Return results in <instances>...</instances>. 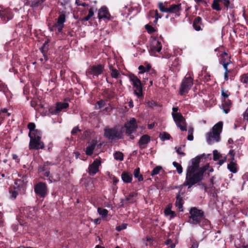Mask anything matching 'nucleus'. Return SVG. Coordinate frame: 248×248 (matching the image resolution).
Instances as JSON below:
<instances>
[{
	"instance_id": "obj_3",
	"label": "nucleus",
	"mask_w": 248,
	"mask_h": 248,
	"mask_svg": "<svg viewBox=\"0 0 248 248\" xmlns=\"http://www.w3.org/2000/svg\"><path fill=\"white\" fill-rule=\"evenodd\" d=\"M37 208L35 207H22L18 216V222L21 225L35 220L37 217Z\"/></svg>"
},
{
	"instance_id": "obj_50",
	"label": "nucleus",
	"mask_w": 248,
	"mask_h": 248,
	"mask_svg": "<svg viewBox=\"0 0 248 248\" xmlns=\"http://www.w3.org/2000/svg\"><path fill=\"white\" fill-rule=\"evenodd\" d=\"M165 214L167 215H170L171 217H174L176 216L175 212L171 211L170 208H167L165 210Z\"/></svg>"
},
{
	"instance_id": "obj_2",
	"label": "nucleus",
	"mask_w": 248,
	"mask_h": 248,
	"mask_svg": "<svg viewBox=\"0 0 248 248\" xmlns=\"http://www.w3.org/2000/svg\"><path fill=\"white\" fill-rule=\"evenodd\" d=\"M187 222L193 225H198L205 229L210 228V222L205 218L204 212L196 207H191L189 210Z\"/></svg>"
},
{
	"instance_id": "obj_37",
	"label": "nucleus",
	"mask_w": 248,
	"mask_h": 248,
	"mask_svg": "<svg viewBox=\"0 0 248 248\" xmlns=\"http://www.w3.org/2000/svg\"><path fill=\"white\" fill-rule=\"evenodd\" d=\"M221 0H213L211 6L212 9L217 11H220L221 10V8L220 7Z\"/></svg>"
},
{
	"instance_id": "obj_41",
	"label": "nucleus",
	"mask_w": 248,
	"mask_h": 248,
	"mask_svg": "<svg viewBox=\"0 0 248 248\" xmlns=\"http://www.w3.org/2000/svg\"><path fill=\"white\" fill-rule=\"evenodd\" d=\"M236 165V163L230 162V163L228 164L227 168L231 172L235 173L237 171Z\"/></svg>"
},
{
	"instance_id": "obj_18",
	"label": "nucleus",
	"mask_w": 248,
	"mask_h": 248,
	"mask_svg": "<svg viewBox=\"0 0 248 248\" xmlns=\"http://www.w3.org/2000/svg\"><path fill=\"white\" fill-rule=\"evenodd\" d=\"M217 56L219 57V64L223 63H231V56L228 54L226 52H222L219 55L217 54Z\"/></svg>"
},
{
	"instance_id": "obj_16",
	"label": "nucleus",
	"mask_w": 248,
	"mask_h": 248,
	"mask_svg": "<svg viewBox=\"0 0 248 248\" xmlns=\"http://www.w3.org/2000/svg\"><path fill=\"white\" fill-rule=\"evenodd\" d=\"M162 49V45L161 42L155 39L152 43L149 50L151 55H153L156 52H159Z\"/></svg>"
},
{
	"instance_id": "obj_7",
	"label": "nucleus",
	"mask_w": 248,
	"mask_h": 248,
	"mask_svg": "<svg viewBox=\"0 0 248 248\" xmlns=\"http://www.w3.org/2000/svg\"><path fill=\"white\" fill-rule=\"evenodd\" d=\"M122 128L124 130V132L125 131V134L129 137L131 140H133L135 137L132 134L136 132L138 128L136 119L134 118L130 119L129 121H127L123 126L121 127V129Z\"/></svg>"
},
{
	"instance_id": "obj_23",
	"label": "nucleus",
	"mask_w": 248,
	"mask_h": 248,
	"mask_svg": "<svg viewBox=\"0 0 248 248\" xmlns=\"http://www.w3.org/2000/svg\"><path fill=\"white\" fill-rule=\"evenodd\" d=\"M121 178L125 183H130L133 180L132 174L128 171H124L121 174Z\"/></svg>"
},
{
	"instance_id": "obj_1",
	"label": "nucleus",
	"mask_w": 248,
	"mask_h": 248,
	"mask_svg": "<svg viewBox=\"0 0 248 248\" xmlns=\"http://www.w3.org/2000/svg\"><path fill=\"white\" fill-rule=\"evenodd\" d=\"M203 155L201 156H198L191 159V165H189L186 169V180L183 184L184 186H187L188 188H191L196 184L199 186L202 185L204 188L206 189V186L204 184H202V182L203 180V174L209 168L208 164L200 167V163Z\"/></svg>"
},
{
	"instance_id": "obj_6",
	"label": "nucleus",
	"mask_w": 248,
	"mask_h": 248,
	"mask_svg": "<svg viewBox=\"0 0 248 248\" xmlns=\"http://www.w3.org/2000/svg\"><path fill=\"white\" fill-rule=\"evenodd\" d=\"M104 131V136L109 140H119L123 138L124 130L123 128H119L118 126H115L112 128H105Z\"/></svg>"
},
{
	"instance_id": "obj_54",
	"label": "nucleus",
	"mask_w": 248,
	"mask_h": 248,
	"mask_svg": "<svg viewBox=\"0 0 248 248\" xmlns=\"http://www.w3.org/2000/svg\"><path fill=\"white\" fill-rule=\"evenodd\" d=\"M177 127L180 128L181 131H186V124L183 123H179V124H176Z\"/></svg>"
},
{
	"instance_id": "obj_30",
	"label": "nucleus",
	"mask_w": 248,
	"mask_h": 248,
	"mask_svg": "<svg viewBox=\"0 0 248 248\" xmlns=\"http://www.w3.org/2000/svg\"><path fill=\"white\" fill-rule=\"evenodd\" d=\"M173 120L176 124L179 123H185V119L180 113H172Z\"/></svg>"
},
{
	"instance_id": "obj_44",
	"label": "nucleus",
	"mask_w": 248,
	"mask_h": 248,
	"mask_svg": "<svg viewBox=\"0 0 248 248\" xmlns=\"http://www.w3.org/2000/svg\"><path fill=\"white\" fill-rule=\"evenodd\" d=\"M160 14H158V11L155 10H150L148 14V17L149 19L151 18H155L156 16H158Z\"/></svg>"
},
{
	"instance_id": "obj_5",
	"label": "nucleus",
	"mask_w": 248,
	"mask_h": 248,
	"mask_svg": "<svg viewBox=\"0 0 248 248\" xmlns=\"http://www.w3.org/2000/svg\"><path fill=\"white\" fill-rule=\"evenodd\" d=\"M42 132H37L36 135L29 136L30 139L29 148L30 150H38L43 149L45 147L44 142L42 140Z\"/></svg>"
},
{
	"instance_id": "obj_61",
	"label": "nucleus",
	"mask_w": 248,
	"mask_h": 248,
	"mask_svg": "<svg viewBox=\"0 0 248 248\" xmlns=\"http://www.w3.org/2000/svg\"><path fill=\"white\" fill-rule=\"evenodd\" d=\"M231 63H223V64H221V65H222L223 67V68L225 70V78H227V73L228 72V70L229 69L228 68V66L229 64H230Z\"/></svg>"
},
{
	"instance_id": "obj_45",
	"label": "nucleus",
	"mask_w": 248,
	"mask_h": 248,
	"mask_svg": "<svg viewBox=\"0 0 248 248\" xmlns=\"http://www.w3.org/2000/svg\"><path fill=\"white\" fill-rule=\"evenodd\" d=\"M97 212L103 217H106L108 214V211L107 209L100 207L98 208Z\"/></svg>"
},
{
	"instance_id": "obj_26",
	"label": "nucleus",
	"mask_w": 248,
	"mask_h": 248,
	"mask_svg": "<svg viewBox=\"0 0 248 248\" xmlns=\"http://www.w3.org/2000/svg\"><path fill=\"white\" fill-rule=\"evenodd\" d=\"M0 16L2 20L6 22L12 19L13 15L10 12L5 11L0 12Z\"/></svg>"
},
{
	"instance_id": "obj_53",
	"label": "nucleus",
	"mask_w": 248,
	"mask_h": 248,
	"mask_svg": "<svg viewBox=\"0 0 248 248\" xmlns=\"http://www.w3.org/2000/svg\"><path fill=\"white\" fill-rule=\"evenodd\" d=\"M220 4L224 6L226 10H227L230 6V2L229 0H221Z\"/></svg>"
},
{
	"instance_id": "obj_56",
	"label": "nucleus",
	"mask_w": 248,
	"mask_h": 248,
	"mask_svg": "<svg viewBox=\"0 0 248 248\" xmlns=\"http://www.w3.org/2000/svg\"><path fill=\"white\" fill-rule=\"evenodd\" d=\"M221 156V155L217 152V150H215L213 151V160L214 161L218 160Z\"/></svg>"
},
{
	"instance_id": "obj_29",
	"label": "nucleus",
	"mask_w": 248,
	"mask_h": 248,
	"mask_svg": "<svg viewBox=\"0 0 248 248\" xmlns=\"http://www.w3.org/2000/svg\"><path fill=\"white\" fill-rule=\"evenodd\" d=\"M173 120L176 124L179 123H185V119L180 113H172Z\"/></svg>"
},
{
	"instance_id": "obj_28",
	"label": "nucleus",
	"mask_w": 248,
	"mask_h": 248,
	"mask_svg": "<svg viewBox=\"0 0 248 248\" xmlns=\"http://www.w3.org/2000/svg\"><path fill=\"white\" fill-rule=\"evenodd\" d=\"M138 193L136 192H131L125 196V200L128 202L133 203L136 201Z\"/></svg>"
},
{
	"instance_id": "obj_17",
	"label": "nucleus",
	"mask_w": 248,
	"mask_h": 248,
	"mask_svg": "<svg viewBox=\"0 0 248 248\" xmlns=\"http://www.w3.org/2000/svg\"><path fill=\"white\" fill-rule=\"evenodd\" d=\"M151 141V137L147 134L141 136L138 142L140 149H145Z\"/></svg>"
},
{
	"instance_id": "obj_35",
	"label": "nucleus",
	"mask_w": 248,
	"mask_h": 248,
	"mask_svg": "<svg viewBox=\"0 0 248 248\" xmlns=\"http://www.w3.org/2000/svg\"><path fill=\"white\" fill-rule=\"evenodd\" d=\"M176 199V202L175 203V206L179 208L180 211H183V198L179 194H178L177 195Z\"/></svg>"
},
{
	"instance_id": "obj_38",
	"label": "nucleus",
	"mask_w": 248,
	"mask_h": 248,
	"mask_svg": "<svg viewBox=\"0 0 248 248\" xmlns=\"http://www.w3.org/2000/svg\"><path fill=\"white\" fill-rule=\"evenodd\" d=\"M133 174L136 178H137L139 182H141L143 180V177L142 175L140 173V168H137L134 171Z\"/></svg>"
},
{
	"instance_id": "obj_52",
	"label": "nucleus",
	"mask_w": 248,
	"mask_h": 248,
	"mask_svg": "<svg viewBox=\"0 0 248 248\" xmlns=\"http://www.w3.org/2000/svg\"><path fill=\"white\" fill-rule=\"evenodd\" d=\"M160 135L161 139L163 140H169L171 138L170 135L166 132H164L162 134H160Z\"/></svg>"
},
{
	"instance_id": "obj_55",
	"label": "nucleus",
	"mask_w": 248,
	"mask_h": 248,
	"mask_svg": "<svg viewBox=\"0 0 248 248\" xmlns=\"http://www.w3.org/2000/svg\"><path fill=\"white\" fill-rule=\"evenodd\" d=\"M147 104L148 106L151 108H154L155 107L159 106L158 103L154 100L149 101L147 102Z\"/></svg>"
},
{
	"instance_id": "obj_24",
	"label": "nucleus",
	"mask_w": 248,
	"mask_h": 248,
	"mask_svg": "<svg viewBox=\"0 0 248 248\" xmlns=\"http://www.w3.org/2000/svg\"><path fill=\"white\" fill-rule=\"evenodd\" d=\"M27 128L29 130L28 136L36 135L37 132H42L39 129H36V125L34 123L30 122L28 124Z\"/></svg>"
},
{
	"instance_id": "obj_11",
	"label": "nucleus",
	"mask_w": 248,
	"mask_h": 248,
	"mask_svg": "<svg viewBox=\"0 0 248 248\" xmlns=\"http://www.w3.org/2000/svg\"><path fill=\"white\" fill-rule=\"evenodd\" d=\"M187 75L183 79L179 89V94L184 95L187 93L193 84V79Z\"/></svg>"
},
{
	"instance_id": "obj_46",
	"label": "nucleus",
	"mask_w": 248,
	"mask_h": 248,
	"mask_svg": "<svg viewBox=\"0 0 248 248\" xmlns=\"http://www.w3.org/2000/svg\"><path fill=\"white\" fill-rule=\"evenodd\" d=\"M172 165L176 168L178 174H180L182 173L183 168L180 164L175 161H174L172 163Z\"/></svg>"
},
{
	"instance_id": "obj_34",
	"label": "nucleus",
	"mask_w": 248,
	"mask_h": 248,
	"mask_svg": "<svg viewBox=\"0 0 248 248\" xmlns=\"http://www.w3.org/2000/svg\"><path fill=\"white\" fill-rule=\"evenodd\" d=\"M103 95L108 100L113 99L115 96V93L113 91H110L109 89H105L103 92Z\"/></svg>"
},
{
	"instance_id": "obj_22",
	"label": "nucleus",
	"mask_w": 248,
	"mask_h": 248,
	"mask_svg": "<svg viewBox=\"0 0 248 248\" xmlns=\"http://www.w3.org/2000/svg\"><path fill=\"white\" fill-rule=\"evenodd\" d=\"M232 102L230 99H223L222 103V108L223 112L227 114L230 111V108L232 107Z\"/></svg>"
},
{
	"instance_id": "obj_48",
	"label": "nucleus",
	"mask_w": 248,
	"mask_h": 248,
	"mask_svg": "<svg viewBox=\"0 0 248 248\" xmlns=\"http://www.w3.org/2000/svg\"><path fill=\"white\" fill-rule=\"evenodd\" d=\"M158 8L160 10V11L162 12H165L168 13V8L167 7H166L164 5L163 2H159L158 3Z\"/></svg>"
},
{
	"instance_id": "obj_36",
	"label": "nucleus",
	"mask_w": 248,
	"mask_h": 248,
	"mask_svg": "<svg viewBox=\"0 0 248 248\" xmlns=\"http://www.w3.org/2000/svg\"><path fill=\"white\" fill-rule=\"evenodd\" d=\"M151 65L149 63L147 64L146 67L142 65H140L138 68L139 70H140L139 74H142L145 72H149V71L151 70Z\"/></svg>"
},
{
	"instance_id": "obj_39",
	"label": "nucleus",
	"mask_w": 248,
	"mask_h": 248,
	"mask_svg": "<svg viewBox=\"0 0 248 248\" xmlns=\"http://www.w3.org/2000/svg\"><path fill=\"white\" fill-rule=\"evenodd\" d=\"M108 67L109 69L112 72L111 73V77L112 78H117L119 75L118 71L111 64L109 65Z\"/></svg>"
},
{
	"instance_id": "obj_12",
	"label": "nucleus",
	"mask_w": 248,
	"mask_h": 248,
	"mask_svg": "<svg viewBox=\"0 0 248 248\" xmlns=\"http://www.w3.org/2000/svg\"><path fill=\"white\" fill-rule=\"evenodd\" d=\"M65 14L64 12L60 13V15L57 19V22L51 28V31H53L54 28H56L58 29V32L62 33L64 27V23L65 22Z\"/></svg>"
},
{
	"instance_id": "obj_42",
	"label": "nucleus",
	"mask_w": 248,
	"mask_h": 248,
	"mask_svg": "<svg viewBox=\"0 0 248 248\" xmlns=\"http://www.w3.org/2000/svg\"><path fill=\"white\" fill-rule=\"evenodd\" d=\"M239 80L241 83L248 85V72L241 75Z\"/></svg>"
},
{
	"instance_id": "obj_57",
	"label": "nucleus",
	"mask_w": 248,
	"mask_h": 248,
	"mask_svg": "<svg viewBox=\"0 0 248 248\" xmlns=\"http://www.w3.org/2000/svg\"><path fill=\"white\" fill-rule=\"evenodd\" d=\"M78 132H81V130L79 129V127L78 126L74 127L73 129L72 130L71 133L72 135L75 136L77 135V134Z\"/></svg>"
},
{
	"instance_id": "obj_15",
	"label": "nucleus",
	"mask_w": 248,
	"mask_h": 248,
	"mask_svg": "<svg viewBox=\"0 0 248 248\" xmlns=\"http://www.w3.org/2000/svg\"><path fill=\"white\" fill-rule=\"evenodd\" d=\"M101 164L99 159H95L93 162L89 166L88 173L90 176H94L98 171L99 167Z\"/></svg>"
},
{
	"instance_id": "obj_32",
	"label": "nucleus",
	"mask_w": 248,
	"mask_h": 248,
	"mask_svg": "<svg viewBox=\"0 0 248 248\" xmlns=\"http://www.w3.org/2000/svg\"><path fill=\"white\" fill-rule=\"evenodd\" d=\"M51 164L50 162L46 161L44 163L43 165L39 166L38 171L39 173H42L44 171L50 170L49 166Z\"/></svg>"
},
{
	"instance_id": "obj_64",
	"label": "nucleus",
	"mask_w": 248,
	"mask_h": 248,
	"mask_svg": "<svg viewBox=\"0 0 248 248\" xmlns=\"http://www.w3.org/2000/svg\"><path fill=\"white\" fill-rule=\"evenodd\" d=\"M203 78L204 81H209L210 80V75L206 72H205V75L204 76Z\"/></svg>"
},
{
	"instance_id": "obj_59",
	"label": "nucleus",
	"mask_w": 248,
	"mask_h": 248,
	"mask_svg": "<svg viewBox=\"0 0 248 248\" xmlns=\"http://www.w3.org/2000/svg\"><path fill=\"white\" fill-rule=\"evenodd\" d=\"M48 177H49L48 180L49 181V182L50 183H52L53 182H58V181H60V175L59 174L57 175L56 178L55 179L53 178V177L52 176H49Z\"/></svg>"
},
{
	"instance_id": "obj_33",
	"label": "nucleus",
	"mask_w": 248,
	"mask_h": 248,
	"mask_svg": "<svg viewBox=\"0 0 248 248\" xmlns=\"http://www.w3.org/2000/svg\"><path fill=\"white\" fill-rule=\"evenodd\" d=\"M228 72L227 73V78H225V73L224 74V79L225 81H228L229 79L231 80H233L234 79V77L236 75L237 72L235 71L234 69H229L228 70Z\"/></svg>"
},
{
	"instance_id": "obj_25",
	"label": "nucleus",
	"mask_w": 248,
	"mask_h": 248,
	"mask_svg": "<svg viewBox=\"0 0 248 248\" xmlns=\"http://www.w3.org/2000/svg\"><path fill=\"white\" fill-rule=\"evenodd\" d=\"M11 113L8 112V109L6 108H1L0 109V125L4 121L6 117H9Z\"/></svg>"
},
{
	"instance_id": "obj_40",
	"label": "nucleus",
	"mask_w": 248,
	"mask_h": 248,
	"mask_svg": "<svg viewBox=\"0 0 248 248\" xmlns=\"http://www.w3.org/2000/svg\"><path fill=\"white\" fill-rule=\"evenodd\" d=\"M49 42V40L47 39L46 41L45 42L43 46L40 48V51L41 52L43 55H45V54L47 53L48 49Z\"/></svg>"
},
{
	"instance_id": "obj_62",
	"label": "nucleus",
	"mask_w": 248,
	"mask_h": 248,
	"mask_svg": "<svg viewBox=\"0 0 248 248\" xmlns=\"http://www.w3.org/2000/svg\"><path fill=\"white\" fill-rule=\"evenodd\" d=\"M96 104L98 106L99 108H101L106 105V103L104 100H100L98 101Z\"/></svg>"
},
{
	"instance_id": "obj_19",
	"label": "nucleus",
	"mask_w": 248,
	"mask_h": 248,
	"mask_svg": "<svg viewBox=\"0 0 248 248\" xmlns=\"http://www.w3.org/2000/svg\"><path fill=\"white\" fill-rule=\"evenodd\" d=\"M110 16H111L108 8L105 6L102 7L98 11V17L100 19L109 20L110 19Z\"/></svg>"
},
{
	"instance_id": "obj_43",
	"label": "nucleus",
	"mask_w": 248,
	"mask_h": 248,
	"mask_svg": "<svg viewBox=\"0 0 248 248\" xmlns=\"http://www.w3.org/2000/svg\"><path fill=\"white\" fill-rule=\"evenodd\" d=\"M113 155L114 159L117 160L122 161L124 159V155L120 151L115 152L114 153Z\"/></svg>"
},
{
	"instance_id": "obj_51",
	"label": "nucleus",
	"mask_w": 248,
	"mask_h": 248,
	"mask_svg": "<svg viewBox=\"0 0 248 248\" xmlns=\"http://www.w3.org/2000/svg\"><path fill=\"white\" fill-rule=\"evenodd\" d=\"M145 28L147 30V32L150 34L153 33L155 31V28L151 25L149 24L146 25L145 26Z\"/></svg>"
},
{
	"instance_id": "obj_31",
	"label": "nucleus",
	"mask_w": 248,
	"mask_h": 248,
	"mask_svg": "<svg viewBox=\"0 0 248 248\" xmlns=\"http://www.w3.org/2000/svg\"><path fill=\"white\" fill-rule=\"evenodd\" d=\"M96 141H93L92 143L88 145L85 151V153L87 155L91 156L93 155V150L96 146Z\"/></svg>"
},
{
	"instance_id": "obj_49",
	"label": "nucleus",
	"mask_w": 248,
	"mask_h": 248,
	"mask_svg": "<svg viewBox=\"0 0 248 248\" xmlns=\"http://www.w3.org/2000/svg\"><path fill=\"white\" fill-rule=\"evenodd\" d=\"M221 96L224 98V99H226L230 96L231 93L228 90H225L222 89L221 91Z\"/></svg>"
},
{
	"instance_id": "obj_14",
	"label": "nucleus",
	"mask_w": 248,
	"mask_h": 248,
	"mask_svg": "<svg viewBox=\"0 0 248 248\" xmlns=\"http://www.w3.org/2000/svg\"><path fill=\"white\" fill-rule=\"evenodd\" d=\"M69 106V104L67 102H59L56 104L55 108L49 109V112L53 115H59L61 111L68 108Z\"/></svg>"
},
{
	"instance_id": "obj_60",
	"label": "nucleus",
	"mask_w": 248,
	"mask_h": 248,
	"mask_svg": "<svg viewBox=\"0 0 248 248\" xmlns=\"http://www.w3.org/2000/svg\"><path fill=\"white\" fill-rule=\"evenodd\" d=\"M133 10V9H132V7L129 8L127 9V12L124 10L122 11V15H123L124 16L127 17L129 15H130Z\"/></svg>"
},
{
	"instance_id": "obj_13",
	"label": "nucleus",
	"mask_w": 248,
	"mask_h": 248,
	"mask_svg": "<svg viewBox=\"0 0 248 248\" xmlns=\"http://www.w3.org/2000/svg\"><path fill=\"white\" fill-rule=\"evenodd\" d=\"M36 194L40 198H44L47 194V186L45 183L39 182L34 186Z\"/></svg>"
},
{
	"instance_id": "obj_63",
	"label": "nucleus",
	"mask_w": 248,
	"mask_h": 248,
	"mask_svg": "<svg viewBox=\"0 0 248 248\" xmlns=\"http://www.w3.org/2000/svg\"><path fill=\"white\" fill-rule=\"evenodd\" d=\"M127 225L126 224H123L121 225L118 226L116 227V230L118 231H121L122 230L125 229L126 228Z\"/></svg>"
},
{
	"instance_id": "obj_27",
	"label": "nucleus",
	"mask_w": 248,
	"mask_h": 248,
	"mask_svg": "<svg viewBox=\"0 0 248 248\" xmlns=\"http://www.w3.org/2000/svg\"><path fill=\"white\" fill-rule=\"evenodd\" d=\"M46 0H33L31 1L30 6L33 9H37L38 7L42 9L43 3Z\"/></svg>"
},
{
	"instance_id": "obj_8",
	"label": "nucleus",
	"mask_w": 248,
	"mask_h": 248,
	"mask_svg": "<svg viewBox=\"0 0 248 248\" xmlns=\"http://www.w3.org/2000/svg\"><path fill=\"white\" fill-rule=\"evenodd\" d=\"M104 70V65L99 64L90 66L86 71V75L90 78H97Z\"/></svg>"
},
{
	"instance_id": "obj_20",
	"label": "nucleus",
	"mask_w": 248,
	"mask_h": 248,
	"mask_svg": "<svg viewBox=\"0 0 248 248\" xmlns=\"http://www.w3.org/2000/svg\"><path fill=\"white\" fill-rule=\"evenodd\" d=\"M182 10L181 4H171L168 8V13L170 14H175L176 16H180V12Z\"/></svg>"
},
{
	"instance_id": "obj_47",
	"label": "nucleus",
	"mask_w": 248,
	"mask_h": 248,
	"mask_svg": "<svg viewBox=\"0 0 248 248\" xmlns=\"http://www.w3.org/2000/svg\"><path fill=\"white\" fill-rule=\"evenodd\" d=\"M162 169V168L160 166H157L155 167L153 170L152 171L151 175V176H154L155 175L158 174L160 171Z\"/></svg>"
},
{
	"instance_id": "obj_21",
	"label": "nucleus",
	"mask_w": 248,
	"mask_h": 248,
	"mask_svg": "<svg viewBox=\"0 0 248 248\" xmlns=\"http://www.w3.org/2000/svg\"><path fill=\"white\" fill-rule=\"evenodd\" d=\"M202 26H203L202 17L196 16L193 21L192 26L193 28L196 31H200L202 30L201 27Z\"/></svg>"
},
{
	"instance_id": "obj_58",
	"label": "nucleus",
	"mask_w": 248,
	"mask_h": 248,
	"mask_svg": "<svg viewBox=\"0 0 248 248\" xmlns=\"http://www.w3.org/2000/svg\"><path fill=\"white\" fill-rule=\"evenodd\" d=\"M7 90L8 88L7 85L2 81H0V91L5 93Z\"/></svg>"
},
{
	"instance_id": "obj_4",
	"label": "nucleus",
	"mask_w": 248,
	"mask_h": 248,
	"mask_svg": "<svg viewBox=\"0 0 248 248\" xmlns=\"http://www.w3.org/2000/svg\"><path fill=\"white\" fill-rule=\"evenodd\" d=\"M223 122L220 121L214 125L212 131L207 133L206 141L209 144H212L220 140V134L223 129Z\"/></svg>"
},
{
	"instance_id": "obj_9",
	"label": "nucleus",
	"mask_w": 248,
	"mask_h": 248,
	"mask_svg": "<svg viewBox=\"0 0 248 248\" xmlns=\"http://www.w3.org/2000/svg\"><path fill=\"white\" fill-rule=\"evenodd\" d=\"M129 78L130 80L132 82L133 88H135L134 93L139 98L142 97L143 96L142 86L140 79L132 73L129 75Z\"/></svg>"
},
{
	"instance_id": "obj_10",
	"label": "nucleus",
	"mask_w": 248,
	"mask_h": 248,
	"mask_svg": "<svg viewBox=\"0 0 248 248\" xmlns=\"http://www.w3.org/2000/svg\"><path fill=\"white\" fill-rule=\"evenodd\" d=\"M26 186L23 181L21 180H17L15 183L14 189H11L9 190L10 193L11 194V198L14 200L16 199L19 194H24Z\"/></svg>"
}]
</instances>
